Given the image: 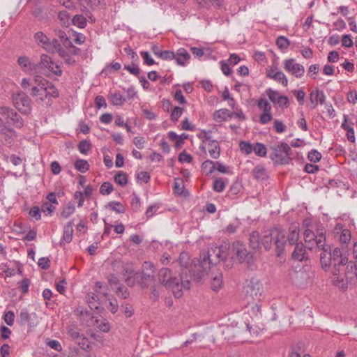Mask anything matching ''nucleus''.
Listing matches in <instances>:
<instances>
[{
    "label": "nucleus",
    "instance_id": "f257e3e1",
    "mask_svg": "<svg viewBox=\"0 0 357 357\" xmlns=\"http://www.w3.org/2000/svg\"><path fill=\"white\" fill-rule=\"evenodd\" d=\"M229 248V245L227 243L219 246L215 243L210 244L208 252H203L200 255V263L203 271L198 273L197 278L194 275V279L197 281L201 280L204 275L208 273V269L211 268V265H215L227 259Z\"/></svg>",
    "mask_w": 357,
    "mask_h": 357
},
{
    "label": "nucleus",
    "instance_id": "f03ea898",
    "mask_svg": "<svg viewBox=\"0 0 357 357\" xmlns=\"http://www.w3.org/2000/svg\"><path fill=\"white\" fill-rule=\"evenodd\" d=\"M34 86L30 89V95L36 98V101L50 107L52 99L59 96V91L55 86L44 77L36 75L33 77Z\"/></svg>",
    "mask_w": 357,
    "mask_h": 357
},
{
    "label": "nucleus",
    "instance_id": "7ed1b4c3",
    "mask_svg": "<svg viewBox=\"0 0 357 357\" xmlns=\"http://www.w3.org/2000/svg\"><path fill=\"white\" fill-rule=\"evenodd\" d=\"M314 241L317 244V249L321 252L319 257L321 268L327 271L331 264L332 255L331 246L326 243V231L322 225L317 226L316 235L314 234Z\"/></svg>",
    "mask_w": 357,
    "mask_h": 357
},
{
    "label": "nucleus",
    "instance_id": "20e7f679",
    "mask_svg": "<svg viewBox=\"0 0 357 357\" xmlns=\"http://www.w3.org/2000/svg\"><path fill=\"white\" fill-rule=\"evenodd\" d=\"M122 271L124 276H126V282L130 287L135 284L136 280H137L139 276L142 278L141 284L146 287L148 282L153 280L155 275L153 265L150 261H145L143 264L141 274L134 273L133 269L128 265L123 266Z\"/></svg>",
    "mask_w": 357,
    "mask_h": 357
},
{
    "label": "nucleus",
    "instance_id": "39448f33",
    "mask_svg": "<svg viewBox=\"0 0 357 357\" xmlns=\"http://www.w3.org/2000/svg\"><path fill=\"white\" fill-rule=\"evenodd\" d=\"M287 239L284 230L280 227H274L271 230L266 231L261 236V243L264 249L270 250L272 243L274 242L277 256H280L284 251Z\"/></svg>",
    "mask_w": 357,
    "mask_h": 357
},
{
    "label": "nucleus",
    "instance_id": "423d86ee",
    "mask_svg": "<svg viewBox=\"0 0 357 357\" xmlns=\"http://www.w3.org/2000/svg\"><path fill=\"white\" fill-rule=\"evenodd\" d=\"M158 276L160 283L171 289L174 296L176 298H179L182 296L183 289L188 290L190 289L189 280H183L182 278L178 279L173 277L170 270L167 268H161L159 271Z\"/></svg>",
    "mask_w": 357,
    "mask_h": 357
},
{
    "label": "nucleus",
    "instance_id": "0eeeda50",
    "mask_svg": "<svg viewBox=\"0 0 357 357\" xmlns=\"http://www.w3.org/2000/svg\"><path fill=\"white\" fill-rule=\"evenodd\" d=\"M271 149L272 153L270 155V158L275 164L285 165L288 164L291 160V149L288 144L280 142L272 146Z\"/></svg>",
    "mask_w": 357,
    "mask_h": 357
},
{
    "label": "nucleus",
    "instance_id": "6e6552de",
    "mask_svg": "<svg viewBox=\"0 0 357 357\" xmlns=\"http://www.w3.org/2000/svg\"><path fill=\"white\" fill-rule=\"evenodd\" d=\"M245 297L248 303L259 301L263 296V285L257 280L252 279L245 287Z\"/></svg>",
    "mask_w": 357,
    "mask_h": 357
},
{
    "label": "nucleus",
    "instance_id": "1a4fd4ad",
    "mask_svg": "<svg viewBox=\"0 0 357 357\" xmlns=\"http://www.w3.org/2000/svg\"><path fill=\"white\" fill-rule=\"evenodd\" d=\"M347 263V257L339 259L338 261L334 262L332 271L333 275L334 276V278L333 279L334 285L337 286L342 291H344L347 289V282L344 281V278H340L339 275L341 271L343 270V268Z\"/></svg>",
    "mask_w": 357,
    "mask_h": 357
},
{
    "label": "nucleus",
    "instance_id": "9d476101",
    "mask_svg": "<svg viewBox=\"0 0 357 357\" xmlns=\"http://www.w3.org/2000/svg\"><path fill=\"white\" fill-rule=\"evenodd\" d=\"M13 100L15 108L21 113L27 114L31 110V100L24 93L20 92L13 95Z\"/></svg>",
    "mask_w": 357,
    "mask_h": 357
},
{
    "label": "nucleus",
    "instance_id": "9b49d317",
    "mask_svg": "<svg viewBox=\"0 0 357 357\" xmlns=\"http://www.w3.org/2000/svg\"><path fill=\"white\" fill-rule=\"evenodd\" d=\"M284 70L295 76L296 77H301L305 73L304 67L298 63L294 59H287L283 62Z\"/></svg>",
    "mask_w": 357,
    "mask_h": 357
},
{
    "label": "nucleus",
    "instance_id": "f8f14e48",
    "mask_svg": "<svg viewBox=\"0 0 357 357\" xmlns=\"http://www.w3.org/2000/svg\"><path fill=\"white\" fill-rule=\"evenodd\" d=\"M232 250L241 263H250L252 259V255L248 252L245 245L240 241H236L233 243Z\"/></svg>",
    "mask_w": 357,
    "mask_h": 357
},
{
    "label": "nucleus",
    "instance_id": "ddd939ff",
    "mask_svg": "<svg viewBox=\"0 0 357 357\" xmlns=\"http://www.w3.org/2000/svg\"><path fill=\"white\" fill-rule=\"evenodd\" d=\"M38 66H40L41 68H46L48 71L52 73L55 75L60 76L62 74V70L61 69L60 66L54 63L51 57L47 54H43L40 56V61Z\"/></svg>",
    "mask_w": 357,
    "mask_h": 357
},
{
    "label": "nucleus",
    "instance_id": "4468645a",
    "mask_svg": "<svg viewBox=\"0 0 357 357\" xmlns=\"http://www.w3.org/2000/svg\"><path fill=\"white\" fill-rule=\"evenodd\" d=\"M334 230L336 234H340L339 241L342 248L348 249L351 238V231L343 228L342 224H337Z\"/></svg>",
    "mask_w": 357,
    "mask_h": 357
},
{
    "label": "nucleus",
    "instance_id": "2eb2a0df",
    "mask_svg": "<svg viewBox=\"0 0 357 357\" xmlns=\"http://www.w3.org/2000/svg\"><path fill=\"white\" fill-rule=\"evenodd\" d=\"M251 174L252 177L259 182H265L269 178V174L262 165L255 166Z\"/></svg>",
    "mask_w": 357,
    "mask_h": 357
},
{
    "label": "nucleus",
    "instance_id": "dca6fc26",
    "mask_svg": "<svg viewBox=\"0 0 357 357\" xmlns=\"http://www.w3.org/2000/svg\"><path fill=\"white\" fill-rule=\"evenodd\" d=\"M17 63L22 68V70L27 73H31L36 70L38 64H36L30 61V59L25 56H20L17 59Z\"/></svg>",
    "mask_w": 357,
    "mask_h": 357
},
{
    "label": "nucleus",
    "instance_id": "f3484780",
    "mask_svg": "<svg viewBox=\"0 0 357 357\" xmlns=\"http://www.w3.org/2000/svg\"><path fill=\"white\" fill-rule=\"evenodd\" d=\"M35 43L43 49H50V38L42 31H38L33 35Z\"/></svg>",
    "mask_w": 357,
    "mask_h": 357
},
{
    "label": "nucleus",
    "instance_id": "a211bd4d",
    "mask_svg": "<svg viewBox=\"0 0 357 357\" xmlns=\"http://www.w3.org/2000/svg\"><path fill=\"white\" fill-rule=\"evenodd\" d=\"M74 220H70L63 227V234L60 244L69 243L73 240Z\"/></svg>",
    "mask_w": 357,
    "mask_h": 357
},
{
    "label": "nucleus",
    "instance_id": "6ab92c4d",
    "mask_svg": "<svg viewBox=\"0 0 357 357\" xmlns=\"http://www.w3.org/2000/svg\"><path fill=\"white\" fill-rule=\"evenodd\" d=\"M174 59L176 60L178 65L184 66L190 59V55L186 50L180 48L175 53V57Z\"/></svg>",
    "mask_w": 357,
    "mask_h": 357
},
{
    "label": "nucleus",
    "instance_id": "aec40b11",
    "mask_svg": "<svg viewBox=\"0 0 357 357\" xmlns=\"http://www.w3.org/2000/svg\"><path fill=\"white\" fill-rule=\"evenodd\" d=\"M294 259L303 261L308 259L306 249L302 243H296L295 249L292 253Z\"/></svg>",
    "mask_w": 357,
    "mask_h": 357
},
{
    "label": "nucleus",
    "instance_id": "412c9836",
    "mask_svg": "<svg viewBox=\"0 0 357 357\" xmlns=\"http://www.w3.org/2000/svg\"><path fill=\"white\" fill-rule=\"evenodd\" d=\"M299 238V225L296 222L292 223L289 227L287 241L290 245L296 244Z\"/></svg>",
    "mask_w": 357,
    "mask_h": 357
},
{
    "label": "nucleus",
    "instance_id": "4be33fe9",
    "mask_svg": "<svg viewBox=\"0 0 357 357\" xmlns=\"http://www.w3.org/2000/svg\"><path fill=\"white\" fill-rule=\"evenodd\" d=\"M232 116L233 113L227 109H220L216 110L213 114V120L217 123H222L225 121Z\"/></svg>",
    "mask_w": 357,
    "mask_h": 357
},
{
    "label": "nucleus",
    "instance_id": "5701e85b",
    "mask_svg": "<svg viewBox=\"0 0 357 357\" xmlns=\"http://www.w3.org/2000/svg\"><path fill=\"white\" fill-rule=\"evenodd\" d=\"M211 289L217 291H218L222 284V273L219 271H216L215 273H212L211 275Z\"/></svg>",
    "mask_w": 357,
    "mask_h": 357
},
{
    "label": "nucleus",
    "instance_id": "b1692460",
    "mask_svg": "<svg viewBox=\"0 0 357 357\" xmlns=\"http://www.w3.org/2000/svg\"><path fill=\"white\" fill-rule=\"evenodd\" d=\"M83 10H95L98 8L103 0H77Z\"/></svg>",
    "mask_w": 357,
    "mask_h": 357
},
{
    "label": "nucleus",
    "instance_id": "393cba45",
    "mask_svg": "<svg viewBox=\"0 0 357 357\" xmlns=\"http://www.w3.org/2000/svg\"><path fill=\"white\" fill-rule=\"evenodd\" d=\"M50 49H47L46 51L50 52H56L60 56H64L66 55V50L62 47L58 39H53L52 41L50 40Z\"/></svg>",
    "mask_w": 357,
    "mask_h": 357
},
{
    "label": "nucleus",
    "instance_id": "a878e982",
    "mask_svg": "<svg viewBox=\"0 0 357 357\" xmlns=\"http://www.w3.org/2000/svg\"><path fill=\"white\" fill-rule=\"evenodd\" d=\"M208 149L210 156L213 159H218L220 155V147L218 141H211L208 143Z\"/></svg>",
    "mask_w": 357,
    "mask_h": 357
},
{
    "label": "nucleus",
    "instance_id": "bb28decb",
    "mask_svg": "<svg viewBox=\"0 0 357 357\" xmlns=\"http://www.w3.org/2000/svg\"><path fill=\"white\" fill-rule=\"evenodd\" d=\"M261 236H260L259 233L257 231H252L249 238L250 246L253 250L259 249L261 245Z\"/></svg>",
    "mask_w": 357,
    "mask_h": 357
},
{
    "label": "nucleus",
    "instance_id": "cd10ccee",
    "mask_svg": "<svg viewBox=\"0 0 357 357\" xmlns=\"http://www.w3.org/2000/svg\"><path fill=\"white\" fill-rule=\"evenodd\" d=\"M108 99L112 105L116 106H121L126 101V98L120 93H110Z\"/></svg>",
    "mask_w": 357,
    "mask_h": 357
},
{
    "label": "nucleus",
    "instance_id": "c85d7f7f",
    "mask_svg": "<svg viewBox=\"0 0 357 357\" xmlns=\"http://www.w3.org/2000/svg\"><path fill=\"white\" fill-rule=\"evenodd\" d=\"M56 36L60 39L63 45L66 47H72L74 50H77V48L73 45L72 42L64 31L61 30H57L56 31Z\"/></svg>",
    "mask_w": 357,
    "mask_h": 357
},
{
    "label": "nucleus",
    "instance_id": "c756f323",
    "mask_svg": "<svg viewBox=\"0 0 357 357\" xmlns=\"http://www.w3.org/2000/svg\"><path fill=\"white\" fill-rule=\"evenodd\" d=\"M202 170L206 174V175H211L215 169V162L210 160H206L202 164Z\"/></svg>",
    "mask_w": 357,
    "mask_h": 357
},
{
    "label": "nucleus",
    "instance_id": "7c9ffc66",
    "mask_svg": "<svg viewBox=\"0 0 357 357\" xmlns=\"http://www.w3.org/2000/svg\"><path fill=\"white\" fill-rule=\"evenodd\" d=\"M347 252H348V249H345V248L342 249V247L341 248H335L333 250V252L331 253L333 262L338 261L339 259H342L343 257H347Z\"/></svg>",
    "mask_w": 357,
    "mask_h": 357
},
{
    "label": "nucleus",
    "instance_id": "2f4dec72",
    "mask_svg": "<svg viewBox=\"0 0 357 357\" xmlns=\"http://www.w3.org/2000/svg\"><path fill=\"white\" fill-rule=\"evenodd\" d=\"M75 169L81 173H85L89 169V164L83 159H78L75 162Z\"/></svg>",
    "mask_w": 357,
    "mask_h": 357
},
{
    "label": "nucleus",
    "instance_id": "473e14b6",
    "mask_svg": "<svg viewBox=\"0 0 357 357\" xmlns=\"http://www.w3.org/2000/svg\"><path fill=\"white\" fill-rule=\"evenodd\" d=\"M31 316L26 308H23L21 310L19 317H18V322L21 326H24L29 322L30 320Z\"/></svg>",
    "mask_w": 357,
    "mask_h": 357
},
{
    "label": "nucleus",
    "instance_id": "72a5a7b5",
    "mask_svg": "<svg viewBox=\"0 0 357 357\" xmlns=\"http://www.w3.org/2000/svg\"><path fill=\"white\" fill-rule=\"evenodd\" d=\"M114 180L118 185L124 186L128 183V175L123 172H119L114 176Z\"/></svg>",
    "mask_w": 357,
    "mask_h": 357
},
{
    "label": "nucleus",
    "instance_id": "f704fd0d",
    "mask_svg": "<svg viewBox=\"0 0 357 357\" xmlns=\"http://www.w3.org/2000/svg\"><path fill=\"white\" fill-rule=\"evenodd\" d=\"M75 211V206L73 204H68L66 206H65L61 212V216L63 218H68L70 217L72 214H73Z\"/></svg>",
    "mask_w": 357,
    "mask_h": 357
},
{
    "label": "nucleus",
    "instance_id": "c9c22d12",
    "mask_svg": "<svg viewBox=\"0 0 357 357\" xmlns=\"http://www.w3.org/2000/svg\"><path fill=\"white\" fill-rule=\"evenodd\" d=\"M107 207L118 213H123L126 211L124 206L119 202H110Z\"/></svg>",
    "mask_w": 357,
    "mask_h": 357
},
{
    "label": "nucleus",
    "instance_id": "e433bc0d",
    "mask_svg": "<svg viewBox=\"0 0 357 357\" xmlns=\"http://www.w3.org/2000/svg\"><path fill=\"white\" fill-rule=\"evenodd\" d=\"M75 342L84 350H88L91 347L88 338H86L83 334H82V335H80Z\"/></svg>",
    "mask_w": 357,
    "mask_h": 357
},
{
    "label": "nucleus",
    "instance_id": "4c0bfd02",
    "mask_svg": "<svg viewBox=\"0 0 357 357\" xmlns=\"http://www.w3.org/2000/svg\"><path fill=\"white\" fill-rule=\"evenodd\" d=\"M257 106L262 112H271L272 108L268 101L264 98L259 100Z\"/></svg>",
    "mask_w": 357,
    "mask_h": 357
},
{
    "label": "nucleus",
    "instance_id": "58836bf2",
    "mask_svg": "<svg viewBox=\"0 0 357 357\" xmlns=\"http://www.w3.org/2000/svg\"><path fill=\"white\" fill-rule=\"evenodd\" d=\"M252 151L255 153L260 157H264L266 155V148L264 144L261 143H257L254 146Z\"/></svg>",
    "mask_w": 357,
    "mask_h": 357
},
{
    "label": "nucleus",
    "instance_id": "ea45409f",
    "mask_svg": "<svg viewBox=\"0 0 357 357\" xmlns=\"http://www.w3.org/2000/svg\"><path fill=\"white\" fill-rule=\"evenodd\" d=\"M72 22L74 25L77 26L79 28H84L86 24L85 17L82 15H76L73 17Z\"/></svg>",
    "mask_w": 357,
    "mask_h": 357
},
{
    "label": "nucleus",
    "instance_id": "a19ab883",
    "mask_svg": "<svg viewBox=\"0 0 357 357\" xmlns=\"http://www.w3.org/2000/svg\"><path fill=\"white\" fill-rule=\"evenodd\" d=\"M68 335L73 341H75L80 335H82L79 330L75 326H70L68 328Z\"/></svg>",
    "mask_w": 357,
    "mask_h": 357
},
{
    "label": "nucleus",
    "instance_id": "79ce46f5",
    "mask_svg": "<svg viewBox=\"0 0 357 357\" xmlns=\"http://www.w3.org/2000/svg\"><path fill=\"white\" fill-rule=\"evenodd\" d=\"M91 148V144L87 140H82L78 144V149L83 154H87Z\"/></svg>",
    "mask_w": 357,
    "mask_h": 357
},
{
    "label": "nucleus",
    "instance_id": "37998d69",
    "mask_svg": "<svg viewBox=\"0 0 357 357\" xmlns=\"http://www.w3.org/2000/svg\"><path fill=\"white\" fill-rule=\"evenodd\" d=\"M113 190V185L111 183L104 182L100 188V192L103 195H109Z\"/></svg>",
    "mask_w": 357,
    "mask_h": 357
},
{
    "label": "nucleus",
    "instance_id": "c03bdc74",
    "mask_svg": "<svg viewBox=\"0 0 357 357\" xmlns=\"http://www.w3.org/2000/svg\"><path fill=\"white\" fill-rule=\"evenodd\" d=\"M225 188V183L222 178H216L213 181V189L217 192H221Z\"/></svg>",
    "mask_w": 357,
    "mask_h": 357
},
{
    "label": "nucleus",
    "instance_id": "a18cd8bd",
    "mask_svg": "<svg viewBox=\"0 0 357 357\" xmlns=\"http://www.w3.org/2000/svg\"><path fill=\"white\" fill-rule=\"evenodd\" d=\"M240 150L245 154H250L252 152L253 147L248 142L241 141L239 144Z\"/></svg>",
    "mask_w": 357,
    "mask_h": 357
},
{
    "label": "nucleus",
    "instance_id": "49530a36",
    "mask_svg": "<svg viewBox=\"0 0 357 357\" xmlns=\"http://www.w3.org/2000/svg\"><path fill=\"white\" fill-rule=\"evenodd\" d=\"M276 44L280 50H285L289 45V40L284 36H279L277 38Z\"/></svg>",
    "mask_w": 357,
    "mask_h": 357
},
{
    "label": "nucleus",
    "instance_id": "de8ad7c7",
    "mask_svg": "<svg viewBox=\"0 0 357 357\" xmlns=\"http://www.w3.org/2000/svg\"><path fill=\"white\" fill-rule=\"evenodd\" d=\"M86 301L89 303V307L93 309H98V306L96 305V302L98 300V296L95 294H88L86 296Z\"/></svg>",
    "mask_w": 357,
    "mask_h": 357
},
{
    "label": "nucleus",
    "instance_id": "09e8293b",
    "mask_svg": "<svg viewBox=\"0 0 357 357\" xmlns=\"http://www.w3.org/2000/svg\"><path fill=\"white\" fill-rule=\"evenodd\" d=\"M9 118L13 121L16 127L21 128L23 126V120L22 117L15 111H13Z\"/></svg>",
    "mask_w": 357,
    "mask_h": 357
},
{
    "label": "nucleus",
    "instance_id": "8fccbe9b",
    "mask_svg": "<svg viewBox=\"0 0 357 357\" xmlns=\"http://www.w3.org/2000/svg\"><path fill=\"white\" fill-rule=\"evenodd\" d=\"M273 79L282 84L284 86H286L288 83V80L285 75L282 71H279L278 73H276Z\"/></svg>",
    "mask_w": 357,
    "mask_h": 357
},
{
    "label": "nucleus",
    "instance_id": "3c124183",
    "mask_svg": "<svg viewBox=\"0 0 357 357\" xmlns=\"http://www.w3.org/2000/svg\"><path fill=\"white\" fill-rule=\"evenodd\" d=\"M184 186L183 184V181L181 178H175L174 180V192L178 195H181L183 193Z\"/></svg>",
    "mask_w": 357,
    "mask_h": 357
},
{
    "label": "nucleus",
    "instance_id": "603ef678",
    "mask_svg": "<svg viewBox=\"0 0 357 357\" xmlns=\"http://www.w3.org/2000/svg\"><path fill=\"white\" fill-rule=\"evenodd\" d=\"M116 293L119 297L124 299L127 298L129 296V292L127 288L123 287V285L116 287Z\"/></svg>",
    "mask_w": 357,
    "mask_h": 357
},
{
    "label": "nucleus",
    "instance_id": "864d4df0",
    "mask_svg": "<svg viewBox=\"0 0 357 357\" xmlns=\"http://www.w3.org/2000/svg\"><path fill=\"white\" fill-rule=\"evenodd\" d=\"M273 119L271 112H262L259 116V122L261 124H267Z\"/></svg>",
    "mask_w": 357,
    "mask_h": 357
},
{
    "label": "nucleus",
    "instance_id": "5fc2aeb1",
    "mask_svg": "<svg viewBox=\"0 0 357 357\" xmlns=\"http://www.w3.org/2000/svg\"><path fill=\"white\" fill-rule=\"evenodd\" d=\"M4 321L8 326H13L15 321V314L13 311H8L4 314Z\"/></svg>",
    "mask_w": 357,
    "mask_h": 357
},
{
    "label": "nucleus",
    "instance_id": "6e6d98bb",
    "mask_svg": "<svg viewBox=\"0 0 357 357\" xmlns=\"http://www.w3.org/2000/svg\"><path fill=\"white\" fill-rule=\"evenodd\" d=\"M141 206L140 199L139 197L135 195L132 194L131 196V206L132 208L135 211H137Z\"/></svg>",
    "mask_w": 357,
    "mask_h": 357
},
{
    "label": "nucleus",
    "instance_id": "4d7b16f0",
    "mask_svg": "<svg viewBox=\"0 0 357 357\" xmlns=\"http://www.w3.org/2000/svg\"><path fill=\"white\" fill-rule=\"evenodd\" d=\"M183 113V109L179 107H175L171 114V120L176 121Z\"/></svg>",
    "mask_w": 357,
    "mask_h": 357
},
{
    "label": "nucleus",
    "instance_id": "13d9d810",
    "mask_svg": "<svg viewBox=\"0 0 357 357\" xmlns=\"http://www.w3.org/2000/svg\"><path fill=\"white\" fill-rule=\"evenodd\" d=\"M189 257L187 253L183 252L180 255L176 264H178L181 267H187L188 264Z\"/></svg>",
    "mask_w": 357,
    "mask_h": 357
},
{
    "label": "nucleus",
    "instance_id": "bf43d9fd",
    "mask_svg": "<svg viewBox=\"0 0 357 357\" xmlns=\"http://www.w3.org/2000/svg\"><path fill=\"white\" fill-rule=\"evenodd\" d=\"M273 128L278 133H282L286 130V126L278 119L274 121Z\"/></svg>",
    "mask_w": 357,
    "mask_h": 357
},
{
    "label": "nucleus",
    "instance_id": "052dcab7",
    "mask_svg": "<svg viewBox=\"0 0 357 357\" xmlns=\"http://www.w3.org/2000/svg\"><path fill=\"white\" fill-rule=\"evenodd\" d=\"M140 54L144 59V62L145 64L148 66H151L155 63L154 60L151 56L150 54L148 52H141Z\"/></svg>",
    "mask_w": 357,
    "mask_h": 357
},
{
    "label": "nucleus",
    "instance_id": "680f3d73",
    "mask_svg": "<svg viewBox=\"0 0 357 357\" xmlns=\"http://www.w3.org/2000/svg\"><path fill=\"white\" fill-rule=\"evenodd\" d=\"M158 57L163 60H172L175 57V53L172 51L165 50L160 53Z\"/></svg>",
    "mask_w": 357,
    "mask_h": 357
},
{
    "label": "nucleus",
    "instance_id": "e2e57ef3",
    "mask_svg": "<svg viewBox=\"0 0 357 357\" xmlns=\"http://www.w3.org/2000/svg\"><path fill=\"white\" fill-rule=\"evenodd\" d=\"M55 209V207L50 203H44L41 206L42 212L45 213L46 215H51Z\"/></svg>",
    "mask_w": 357,
    "mask_h": 357
},
{
    "label": "nucleus",
    "instance_id": "0e129e2a",
    "mask_svg": "<svg viewBox=\"0 0 357 357\" xmlns=\"http://www.w3.org/2000/svg\"><path fill=\"white\" fill-rule=\"evenodd\" d=\"M20 291L22 294H26L29 290V287L30 284L29 280L27 278H24L20 282Z\"/></svg>",
    "mask_w": 357,
    "mask_h": 357
},
{
    "label": "nucleus",
    "instance_id": "69168bd1",
    "mask_svg": "<svg viewBox=\"0 0 357 357\" xmlns=\"http://www.w3.org/2000/svg\"><path fill=\"white\" fill-rule=\"evenodd\" d=\"M47 344L52 349L61 351L62 350V347L61 343L58 340H50L47 342Z\"/></svg>",
    "mask_w": 357,
    "mask_h": 357
},
{
    "label": "nucleus",
    "instance_id": "338daca9",
    "mask_svg": "<svg viewBox=\"0 0 357 357\" xmlns=\"http://www.w3.org/2000/svg\"><path fill=\"white\" fill-rule=\"evenodd\" d=\"M158 208H159V206L158 204H153V205L150 206L146 211V217L148 218L153 217L155 214V213L158 210Z\"/></svg>",
    "mask_w": 357,
    "mask_h": 357
},
{
    "label": "nucleus",
    "instance_id": "774afa93",
    "mask_svg": "<svg viewBox=\"0 0 357 357\" xmlns=\"http://www.w3.org/2000/svg\"><path fill=\"white\" fill-rule=\"evenodd\" d=\"M29 215L32 218H35L36 220H40L41 218V215H40V210L39 207H38V206L32 207L29 211Z\"/></svg>",
    "mask_w": 357,
    "mask_h": 357
}]
</instances>
